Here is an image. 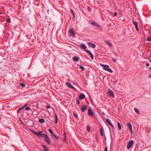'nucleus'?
Segmentation results:
<instances>
[{"instance_id": "f257e3e1", "label": "nucleus", "mask_w": 151, "mask_h": 151, "mask_svg": "<svg viewBox=\"0 0 151 151\" xmlns=\"http://www.w3.org/2000/svg\"><path fill=\"white\" fill-rule=\"evenodd\" d=\"M32 132L35 135L37 136L39 138H42V137H44V135H46V134H43L42 133V132H36L32 130Z\"/></svg>"}, {"instance_id": "f03ea898", "label": "nucleus", "mask_w": 151, "mask_h": 151, "mask_svg": "<svg viewBox=\"0 0 151 151\" xmlns=\"http://www.w3.org/2000/svg\"><path fill=\"white\" fill-rule=\"evenodd\" d=\"M100 65L103 67V69L107 71L110 72V73H112L113 71L110 68H109V66L108 65H104L103 64L101 63Z\"/></svg>"}, {"instance_id": "7ed1b4c3", "label": "nucleus", "mask_w": 151, "mask_h": 151, "mask_svg": "<svg viewBox=\"0 0 151 151\" xmlns=\"http://www.w3.org/2000/svg\"><path fill=\"white\" fill-rule=\"evenodd\" d=\"M44 135V138L45 140L48 145H50L51 144V143L49 138V137L47 134Z\"/></svg>"}, {"instance_id": "20e7f679", "label": "nucleus", "mask_w": 151, "mask_h": 151, "mask_svg": "<svg viewBox=\"0 0 151 151\" xmlns=\"http://www.w3.org/2000/svg\"><path fill=\"white\" fill-rule=\"evenodd\" d=\"M133 144V140L130 141L128 143L127 146V148L128 149H129L131 147L132 145Z\"/></svg>"}, {"instance_id": "39448f33", "label": "nucleus", "mask_w": 151, "mask_h": 151, "mask_svg": "<svg viewBox=\"0 0 151 151\" xmlns=\"http://www.w3.org/2000/svg\"><path fill=\"white\" fill-rule=\"evenodd\" d=\"M69 32L72 36L73 37H75V34L74 32L73 29L71 28L69 29Z\"/></svg>"}, {"instance_id": "423d86ee", "label": "nucleus", "mask_w": 151, "mask_h": 151, "mask_svg": "<svg viewBox=\"0 0 151 151\" xmlns=\"http://www.w3.org/2000/svg\"><path fill=\"white\" fill-rule=\"evenodd\" d=\"M85 51L88 54L92 59H93V56L90 51L88 50H85Z\"/></svg>"}, {"instance_id": "0eeeda50", "label": "nucleus", "mask_w": 151, "mask_h": 151, "mask_svg": "<svg viewBox=\"0 0 151 151\" xmlns=\"http://www.w3.org/2000/svg\"><path fill=\"white\" fill-rule=\"evenodd\" d=\"M88 114L90 116H92L94 115V113L91 108H89L88 110Z\"/></svg>"}, {"instance_id": "6e6552de", "label": "nucleus", "mask_w": 151, "mask_h": 151, "mask_svg": "<svg viewBox=\"0 0 151 151\" xmlns=\"http://www.w3.org/2000/svg\"><path fill=\"white\" fill-rule=\"evenodd\" d=\"M80 109L83 112L85 111V110L87 109V107L86 105H83L81 106Z\"/></svg>"}, {"instance_id": "1a4fd4ad", "label": "nucleus", "mask_w": 151, "mask_h": 151, "mask_svg": "<svg viewBox=\"0 0 151 151\" xmlns=\"http://www.w3.org/2000/svg\"><path fill=\"white\" fill-rule=\"evenodd\" d=\"M106 121L107 123L109 125L111 126L113 128H114V126H113V124H112L110 121L109 119H106Z\"/></svg>"}, {"instance_id": "9d476101", "label": "nucleus", "mask_w": 151, "mask_h": 151, "mask_svg": "<svg viewBox=\"0 0 151 151\" xmlns=\"http://www.w3.org/2000/svg\"><path fill=\"white\" fill-rule=\"evenodd\" d=\"M109 95L111 97L114 96V94L113 91L110 89H109V91L108 93Z\"/></svg>"}, {"instance_id": "9b49d317", "label": "nucleus", "mask_w": 151, "mask_h": 151, "mask_svg": "<svg viewBox=\"0 0 151 151\" xmlns=\"http://www.w3.org/2000/svg\"><path fill=\"white\" fill-rule=\"evenodd\" d=\"M87 44L90 47L92 48H94L96 47L95 45L91 42H88L87 43Z\"/></svg>"}, {"instance_id": "f8f14e48", "label": "nucleus", "mask_w": 151, "mask_h": 151, "mask_svg": "<svg viewBox=\"0 0 151 151\" xmlns=\"http://www.w3.org/2000/svg\"><path fill=\"white\" fill-rule=\"evenodd\" d=\"M127 126H128V127L129 128V129L130 130L131 132L132 133L133 132H132V124H131L129 122H128L127 124Z\"/></svg>"}, {"instance_id": "ddd939ff", "label": "nucleus", "mask_w": 151, "mask_h": 151, "mask_svg": "<svg viewBox=\"0 0 151 151\" xmlns=\"http://www.w3.org/2000/svg\"><path fill=\"white\" fill-rule=\"evenodd\" d=\"M79 60V58L77 56H75L73 58V60L76 62H78Z\"/></svg>"}, {"instance_id": "4468645a", "label": "nucleus", "mask_w": 151, "mask_h": 151, "mask_svg": "<svg viewBox=\"0 0 151 151\" xmlns=\"http://www.w3.org/2000/svg\"><path fill=\"white\" fill-rule=\"evenodd\" d=\"M80 47H81V48L85 50H86V49L87 47L86 46L83 44H81L80 45Z\"/></svg>"}, {"instance_id": "2eb2a0df", "label": "nucleus", "mask_w": 151, "mask_h": 151, "mask_svg": "<svg viewBox=\"0 0 151 151\" xmlns=\"http://www.w3.org/2000/svg\"><path fill=\"white\" fill-rule=\"evenodd\" d=\"M105 42H106V44L108 46L111 47L112 46V45L111 44L110 42L108 40H106L105 41Z\"/></svg>"}, {"instance_id": "dca6fc26", "label": "nucleus", "mask_w": 151, "mask_h": 151, "mask_svg": "<svg viewBox=\"0 0 151 151\" xmlns=\"http://www.w3.org/2000/svg\"><path fill=\"white\" fill-rule=\"evenodd\" d=\"M66 84L67 86L70 88H74V87L70 83H66Z\"/></svg>"}, {"instance_id": "f3484780", "label": "nucleus", "mask_w": 151, "mask_h": 151, "mask_svg": "<svg viewBox=\"0 0 151 151\" xmlns=\"http://www.w3.org/2000/svg\"><path fill=\"white\" fill-rule=\"evenodd\" d=\"M101 135V136H103L104 134L103 132V129L102 128H101L100 129Z\"/></svg>"}, {"instance_id": "a211bd4d", "label": "nucleus", "mask_w": 151, "mask_h": 151, "mask_svg": "<svg viewBox=\"0 0 151 151\" xmlns=\"http://www.w3.org/2000/svg\"><path fill=\"white\" fill-rule=\"evenodd\" d=\"M91 24H92L93 26H97V27H99V25L96 22H91Z\"/></svg>"}, {"instance_id": "6ab92c4d", "label": "nucleus", "mask_w": 151, "mask_h": 151, "mask_svg": "<svg viewBox=\"0 0 151 151\" xmlns=\"http://www.w3.org/2000/svg\"><path fill=\"white\" fill-rule=\"evenodd\" d=\"M55 123L56 124L57 123L58 121V116L56 113H55Z\"/></svg>"}, {"instance_id": "aec40b11", "label": "nucleus", "mask_w": 151, "mask_h": 151, "mask_svg": "<svg viewBox=\"0 0 151 151\" xmlns=\"http://www.w3.org/2000/svg\"><path fill=\"white\" fill-rule=\"evenodd\" d=\"M85 95L84 94H83L81 95H80L79 96V98H81V99H83L85 98Z\"/></svg>"}, {"instance_id": "412c9836", "label": "nucleus", "mask_w": 151, "mask_h": 151, "mask_svg": "<svg viewBox=\"0 0 151 151\" xmlns=\"http://www.w3.org/2000/svg\"><path fill=\"white\" fill-rule=\"evenodd\" d=\"M39 122L40 123H44L45 122V120L43 118L40 119H39Z\"/></svg>"}, {"instance_id": "4be33fe9", "label": "nucleus", "mask_w": 151, "mask_h": 151, "mask_svg": "<svg viewBox=\"0 0 151 151\" xmlns=\"http://www.w3.org/2000/svg\"><path fill=\"white\" fill-rule=\"evenodd\" d=\"M117 124H118V128L119 129V130H120L121 129V126L120 125V124L119 122H117Z\"/></svg>"}, {"instance_id": "5701e85b", "label": "nucleus", "mask_w": 151, "mask_h": 151, "mask_svg": "<svg viewBox=\"0 0 151 151\" xmlns=\"http://www.w3.org/2000/svg\"><path fill=\"white\" fill-rule=\"evenodd\" d=\"M42 147L44 148V151H48L49 150L48 149H47V148L45 147V145H42Z\"/></svg>"}, {"instance_id": "b1692460", "label": "nucleus", "mask_w": 151, "mask_h": 151, "mask_svg": "<svg viewBox=\"0 0 151 151\" xmlns=\"http://www.w3.org/2000/svg\"><path fill=\"white\" fill-rule=\"evenodd\" d=\"M134 110L137 113H138V114H139V110L138 109H137V108H134Z\"/></svg>"}, {"instance_id": "393cba45", "label": "nucleus", "mask_w": 151, "mask_h": 151, "mask_svg": "<svg viewBox=\"0 0 151 151\" xmlns=\"http://www.w3.org/2000/svg\"><path fill=\"white\" fill-rule=\"evenodd\" d=\"M79 66L80 68H81V69L82 70H83V71L84 70L85 68H84V67L81 66V65H80Z\"/></svg>"}, {"instance_id": "a878e982", "label": "nucleus", "mask_w": 151, "mask_h": 151, "mask_svg": "<svg viewBox=\"0 0 151 151\" xmlns=\"http://www.w3.org/2000/svg\"><path fill=\"white\" fill-rule=\"evenodd\" d=\"M133 23L135 27H137V26H138V23L137 22L133 21Z\"/></svg>"}, {"instance_id": "bb28decb", "label": "nucleus", "mask_w": 151, "mask_h": 151, "mask_svg": "<svg viewBox=\"0 0 151 151\" xmlns=\"http://www.w3.org/2000/svg\"><path fill=\"white\" fill-rule=\"evenodd\" d=\"M76 104H79L80 103V101L79 100L77 99L76 100Z\"/></svg>"}, {"instance_id": "cd10ccee", "label": "nucleus", "mask_w": 151, "mask_h": 151, "mask_svg": "<svg viewBox=\"0 0 151 151\" xmlns=\"http://www.w3.org/2000/svg\"><path fill=\"white\" fill-rule=\"evenodd\" d=\"M55 137L57 139H59V137L56 135H55V134H53L52 135Z\"/></svg>"}, {"instance_id": "c85d7f7f", "label": "nucleus", "mask_w": 151, "mask_h": 151, "mask_svg": "<svg viewBox=\"0 0 151 151\" xmlns=\"http://www.w3.org/2000/svg\"><path fill=\"white\" fill-rule=\"evenodd\" d=\"M48 131L52 135H53L54 134L52 132V130L51 129H48Z\"/></svg>"}, {"instance_id": "c756f323", "label": "nucleus", "mask_w": 151, "mask_h": 151, "mask_svg": "<svg viewBox=\"0 0 151 151\" xmlns=\"http://www.w3.org/2000/svg\"><path fill=\"white\" fill-rule=\"evenodd\" d=\"M6 22L8 23H10L11 22V19L10 18H8L6 19Z\"/></svg>"}, {"instance_id": "7c9ffc66", "label": "nucleus", "mask_w": 151, "mask_h": 151, "mask_svg": "<svg viewBox=\"0 0 151 151\" xmlns=\"http://www.w3.org/2000/svg\"><path fill=\"white\" fill-rule=\"evenodd\" d=\"M30 109V108L29 107H27L25 108V110L27 111H28Z\"/></svg>"}, {"instance_id": "2f4dec72", "label": "nucleus", "mask_w": 151, "mask_h": 151, "mask_svg": "<svg viewBox=\"0 0 151 151\" xmlns=\"http://www.w3.org/2000/svg\"><path fill=\"white\" fill-rule=\"evenodd\" d=\"M147 40L148 41H151V37H148L147 39Z\"/></svg>"}, {"instance_id": "473e14b6", "label": "nucleus", "mask_w": 151, "mask_h": 151, "mask_svg": "<svg viewBox=\"0 0 151 151\" xmlns=\"http://www.w3.org/2000/svg\"><path fill=\"white\" fill-rule=\"evenodd\" d=\"M87 130L88 132H89L90 131V129L89 127H87Z\"/></svg>"}, {"instance_id": "72a5a7b5", "label": "nucleus", "mask_w": 151, "mask_h": 151, "mask_svg": "<svg viewBox=\"0 0 151 151\" xmlns=\"http://www.w3.org/2000/svg\"><path fill=\"white\" fill-rule=\"evenodd\" d=\"M22 108L21 107L20 108H19L18 110H17V112H19V111H20L21 110H22Z\"/></svg>"}, {"instance_id": "f704fd0d", "label": "nucleus", "mask_w": 151, "mask_h": 151, "mask_svg": "<svg viewBox=\"0 0 151 151\" xmlns=\"http://www.w3.org/2000/svg\"><path fill=\"white\" fill-rule=\"evenodd\" d=\"M63 136H64L65 138H64V141H65V139H66V138H65V132H64L63 134Z\"/></svg>"}, {"instance_id": "c9c22d12", "label": "nucleus", "mask_w": 151, "mask_h": 151, "mask_svg": "<svg viewBox=\"0 0 151 151\" xmlns=\"http://www.w3.org/2000/svg\"><path fill=\"white\" fill-rule=\"evenodd\" d=\"M21 85L22 87H24L25 86V85L23 83H21Z\"/></svg>"}, {"instance_id": "e433bc0d", "label": "nucleus", "mask_w": 151, "mask_h": 151, "mask_svg": "<svg viewBox=\"0 0 151 151\" xmlns=\"http://www.w3.org/2000/svg\"><path fill=\"white\" fill-rule=\"evenodd\" d=\"M73 115H74V116L76 118H77V115L75 113H73Z\"/></svg>"}, {"instance_id": "4c0bfd02", "label": "nucleus", "mask_w": 151, "mask_h": 151, "mask_svg": "<svg viewBox=\"0 0 151 151\" xmlns=\"http://www.w3.org/2000/svg\"><path fill=\"white\" fill-rule=\"evenodd\" d=\"M104 151H108V148L107 147H105Z\"/></svg>"}, {"instance_id": "58836bf2", "label": "nucleus", "mask_w": 151, "mask_h": 151, "mask_svg": "<svg viewBox=\"0 0 151 151\" xmlns=\"http://www.w3.org/2000/svg\"><path fill=\"white\" fill-rule=\"evenodd\" d=\"M27 104H26L25 105H24V106H23L21 107V108H22V109H23V108H24L26 106H27Z\"/></svg>"}, {"instance_id": "ea45409f", "label": "nucleus", "mask_w": 151, "mask_h": 151, "mask_svg": "<svg viewBox=\"0 0 151 151\" xmlns=\"http://www.w3.org/2000/svg\"><path fill=\"white\" fill-rule=\"evenodd\" d=\"M135 28H136V30L137 31H139V29L138 28V26H137V27H135Z\"/></svg>"}, {"instance_id": "a19ab883", "label": "nucleus", "mask_w": 151, "mask_h": 151, "mask_svg": "<svg viewBox=\"0 0 151 151\" xmlns=\"http://www.w3.org/2000/svg\"><path fill=\"white\" fill-rule=\"evenodd\" d=\"M50 108V106L49 105H47L46 106V108L47 109H49Z\"/></svg>"}, {"instance_id": "79ce46f5", "label": "nucleus", "mask_w": 151, "mask_h": 151, "mask_svg": "<svg viewBox=\"0 0 151 151\" xmlns=\"http://www.w3.org/2000/svg\"><path fill=\"white\" fill-rule=\"evenodd\" d=\"M112 60L114 62H116V60L114 58H112Z\"/></svg>"}, {"instance_id": "37998d69", "label": "nucleus", "mask_w": 151, "mask_h": 151, "mask_svg": "<svg viewBox=\"0 0 151 151\" xmlns=\"http://www.w3.org/2000/svg\"><path fill=\"white\" fill-rule=\"evenodd\" d=\"M146 65L147 66H149L150 65V64L149 63H147L146 64Z\"/></svg>"}, {"instance_id": "c03bdc74", "label": "nucleus", "mask_w": 151, "mask_h": 151, "mask_svg": "<svg viewBox=\"0 0 151 151\" xmlns=\"http://www.w3.org/2000/svg\"><path fill=\"white\" fill-rule=\"evenodd\" d=\"M71 12L72 13V14L73 15V16L74 15H74V14L73 13V11H72V10H71Z\"/></svg>"}, {"instance_id": "a18cd8bd", "label": "nucleus", "mask_w": 151, "mask_h": 151, "mask_svg": "<svg viewBox=\"0 0 151 151\" xmlns=\"http://www.w3.org/2000/svg\"><path fill=\"white\" fill-rule=\"evenodd\" d=\"M117 14V13H115L114 14V15L115 16H116Z\"/></svg>"}, {"instance_id": "49530a36", "label": "nucleus", "mask_w": 151, "mask_h": 151, "mask_svg": "<svg viewBox=\"0 0 151 151\" xmlns=\"http://www.w3.org/2000/svg\"><path fill=\"white\" fill-rule=\"evenodd\" d=\"M1 14V12H0V14Z\"/></svg>"}, {"instance_id": "de8ad7c7", "label": "nucleus", "mask_w": 151, "mask_h": 151, "mask_svg": "<svg viewBox=\"0 0 151 151\" xmlns=\"http://www.w3.org/2000/svg\"><path fill=\"white\" fill-rule=\"evenodd\" d=\"M150 69L151 70V67L150 68Z\"/></svg>"}, {"instance_id": "09e8293b", "label": "nucleus", "mask_w": 151, "mask_h": 151, "mask_svg": "<svg viewBox=\"0 0 151 151\" xmlns=\"http://www.w3.org/2000/svg\"><path fill=\"white\" fill-rule=\"evenodd\" d=\"M150 62H151V60H150Z\"/></svg>"}, {"instance_id": "8fccbe9b", "label": "nucleus", "mask_w": 151, "mask_h": 151, "mask_svg": "<svg viewBox=\"0 0 151 151\" xmlns=\"http://www.w3.org/2000/svg\"><path fill=\"white\" fill-rule=\"evenodd\" d=\"M150 62H151V60H150Z\"/></svg>"}]
</instances>
